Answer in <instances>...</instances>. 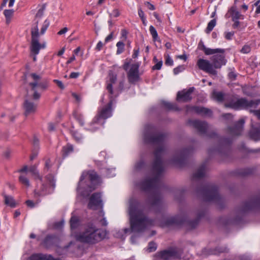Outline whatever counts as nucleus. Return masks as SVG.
Instances as JSON below:
<instances>
[{
    "label": "nucleus",
    "mask_w": 260,
    "mask_h": 260,
    "mask_svg": "<svg viewBox=\"0 0 260 260\" xmlns=\"http://www.w3.org/2000/svg\"><path fill=\"white\" fill-rule=\"evenodd\" d=\"M128 214L130 228H125L119 231L116 233V237L124 239L126 234L132 232H142L151 223L140 210L139 204L135 199H131L129 201Z\"/></svg>",
    "instance_id": "nucleus-1"
},
{
    "label": "nucleus",
    "mask_w": 260,
    "mask_h": 260,
    "mask_svg": "<svg viewBox=\"0 0 260 260\" xmlns=\"http://www.w3.org/2000/svg\"><path fill=\"white\" fill-rule=\"evenodd\" d=\"M164 153V149L161 146L157 148L154 152L155 159L153 164L152 170L153 177L152 179L146 178L142 183L138 185L142 190H147L155 186L157 183L158 177L164 171V167L161 157Z\"/></svg>",
    "instance_id": "nucleus-2"
},
{
    "label": "nucleus",
    "mask_w": 260,
    "mask_h": 260,
    "mask_svg": "<svg viewBox=\"0 0 260 260\" xmlns=\"http://www.w3.org/2000/svg\"><path fill=\"white\" fill-rule=\"evenodd\" d=\"M99 182L96 173L93 171L84 172L81 176L77 188L78 191L83 196L88 195L89 192L95 189Z\"/></svg>",
    "instance_id": "nucleus-3"
},
{
    "label": "nucleus",
    "mask_w": 260,
    "mask_h": 260,
    "mask_svg": "<svg viewBox=\"0 0 260 260\" xmlns=\"http://www.w3.org/2000/svg\"><path fill=\"white\" fill-rule=\"evenodd\" d=\"M105 236V233L94 226H90L76 236L77 239L82 242L95 243L101 240Z\"/></svg>",
    "instance_id": "nucleus-4"
},
{
    "label": "nucleus",
    "mask_w": 260,
    "mask_h": 260,
    "mask_svg": "<svg viewBox=\"0 0 260 260\" xmlns=\"http://www.w3.org/2000/svg\"><path fill=\"white\" fill-rule=\"evenodd\" d=\"M29 77L32 80L28 84L29 92L34 100H38L42 92L47 88V84L41 81V76L36 73H31Z\"/></svg>",
    "instance_id": "nucleus-5"
},
{
    "label": "nucleus",
    "mask_w": 260,
    "mask_h": 260,
    "mask_svg": "<svg viewBox=\"0 0 260 260\" xmlns=\"http://www.w3.org/2000/svg\"><path fill=\"white\" fill-rule=\"evenodd\" d=\"M258 105L256 100H248L245 98L233 97L225 104L227 107L236 110H247L255 108Z\"/></svg>",
    "instance_id": "nucleus-6"
},
{
    "label": "nucleus",
    "mask_w": 260,
    "mask_h": 260,
    "mask_svg": "<svg viewBox=\"0 0 260 260\" xmlns=\"http://www.w3.org/2000/svg\"><path fill=\"white\" fill-rule=\"evenodd\" d=\"M203 50L206 55L215 54L216 53H221V54L214 55L211 58L212 61V65L214 69H219L222 66L225 65L226 63V60L224 58V56L223 53L224 52V49L217 48L211 49L206 47L205 46H203Z\"/></svg>",
    "instance_id": "nucleus-7"
},
{
    "label": "nucleus",
    "mask_w": 260,
    "mask_h": 260,
    "mask_svg": "<svg viewBox=\"0 0 260 260\" xmlns=\"http://www.w3.org/2000/svg\"><path fill=\"white\" fill-rule=\"evenodd\" d=\"M38 22L39 21H37V23L32 26L31 29V40L30 50L31 52L35 55L39 54L40 49L45 47V44H41L39 42V37L41 34L39 32Z\"/></svg>",
    "instance_id": "nucleus-8"
},
{
    "label": "nucleus",
    "mask_w": 260,
    "mask_h": 260,
    "mask_svg": "<svg viewBox=\"0 0 260 260\" xmlns=\"http://www.w3.org/2000/svg\"><path fill=\"white\" fill-rule=\"evenodd\" d=\"M144 140L147 143L161 144L163 140V136L156 134L155 128L152 126L148 125L145 129Z\"/></svg>",
    "instance_id": "nucleus-9"
},
{
    "label": "nucleus",
    "mask_w": 260,
    "mask_h": 260,
    "mask_svg": "<svg viewBox=\"0 0 260 260\" xmlns=\"http://www.w3.org/2000/svg\"><path fill=\"white\" fill-rule=\"evenodd\" d=\"M44 10L45 7L43 6L38 10V12L36 14V18L35 19V22L32 25L34 26L37 23V21H39L38 24H40L41 25L40 34L41 35L44 34L47 28L49 27L50 25V22L47 19L45 20L42 23L41 20V18L43 15Z\"/></svg>",
    "instance_id": "nucleus-10"
},
{
    "label": "nucleus",
    "mask_w": 260,
    "mask_h": 260,
    "mask_svg": "<svg viewBox=\"0 0 260 260\" xmlns=\"http://www.w3.org/2000/svg\"><path fill=\"white\" fill-rule=\"evenodd\" d=\"M199 68L209 74L216 75L217 71L213 67L212 64L208 60L199 59L197 62Z\"/></svg>",
    "instance_id": "nucleus-11"
},
{
    "label": "nucleus",
    "mask_w": 260,
    "mask_h": 260,
    "mask_svg": "<svg viewBox=\"0 0 260 260\" xmlns=\"http://www.w3.org/2000/svg\"><path fill=\"white\" fill-rule=\"evenodd\" d=\"M139 65L137 63L131 65L127 72V78L130 83L135 84L139 80Z\"/></svg>",
    "instance_id": "nucleus-12"
},
{
    "label": "nucleus",
    "mask_w": 260,
    "mask_h": 260,
    "mask_svg": "<svg viewBox=\"0 0 260 260\" xmlns=\"http://www.w3.org/2000/svg\"><path fill=\"white\" fill-rule=\"evenodd\" d=\"M103 206L101 200V196L99 193H94L91 195L89 199V202L88 204L89 209L96 210L101 208Z\"/></svg>",
    "instance_id": "nucleus-13"
},
{
    "label": "nucleus",
    "mask_w": 260,
    "mask_h": 260,
    "mask_svg": "<svg viewBox=\"0 0 260 260\" xmlns=\"http://www.w3.org/2000/svg\"><path fill=\"white\" fill-rule=\"evenodd\" d=\"M194 88L191 87L188 89H184L178 91L177 94V101L183 102L190 101L192 99L191 94Z\"/></svg>",
    "instance_id": "nucleus-14"
},
{
    "label": "nucleus",
    "mask_w": 260,
    "mask_h": 260,
    "mask_svg": "<svg viewBox=\"0 0 260 260\" xmlns=\"http://www.w3.org/2000/svg\"><path fill=\"white\" fill-rule=\"evenodd\" d=\"M186 112L194 114H210L211 113V110L209 109L202 106L190 105L186 107Z\"/></svg>",
    "instance_id": "nucleus-15"
},
{
    "label": "nucleus",
    "mask_w": 260,
    "mask_h": 260,
    "mask_svg": "<svg viewBox=\"0 0 260 260\" xmlns=\"http://www.w3.org/2000/svg\"><path fill=\"white\" fill-rule=\"evenodd\" d=\"M176 253L174 249H170L160 252L157 254V259L168 260L176 257Z\"/></svg>",
    "instance_id": "nucleus-16"
},
{
    "label": "nucleus",
    "mask_w": 260,
    "mask_h": 260,
    "mask_svg": "<svg viewBox=\"0 0 260 260\" xmlns=\"http://www.w3.org/2000/svg\"><path fill=\"white\" fill-rule=\"evenodd\" d=\"M188 124L194 127L202 133L205 132L208 127L207 124L206 123L197 120H189Z\"/></svg>",
    "instance_id": "nucleus-17"
},
{
    "label": "nucleus",
    "mask_w": 260,
    "mask_h": 260,
    "mask_svg": "<svg viewBox=\"0 0 260 260\" xmlns=\"http://www.w3.org/2000/svg\"><path fill=\"white\" fill-rule=\"evenodd\" d=\"M217 189L215 187L209 188L205 192V200L207 201L216 200L218 198Z\"/></svg>",
    "instance_id": "nucleus-18"
},
{
    "label": "nucleus",
    "mask_w": 260,
    "mask_h": 260,
    "mask_svg": "<svg viewBox=\"0 0 260 260\" xmlns=\"http://www.w3.org/2000/svg\"><path fill=\"white\" fill-rule=\"evenodd\" d=\"M116 80L117 75L114 74L112 71H110L109 72V81L107 83V89L111 94H113L112 84L115 83Z\"/></svg>",
    "instance_id": "nucleus-19"
},
{
    "label": "nucleus",
    "mask_w": 260,
    "mask_h": 260,
    "mask_svg": "<svg viewBox=\"0 0 260 260\" xmlns=\"http://www.w3.org/2000/svg\"><path fill=\"white\" fill-rule=\"evenodd\" d=\"M23 108L26 112L35 113L37 112V106L33 102L26 100L23 104Z\"/></svg>",
    "instance_id": "nucleus-20"
},
{
    "label": "nucleus",
    "mask_w": 260,
    "mask_h": 260,
    "mask_svg": "<svg viewBox=\"0 0 260 260\" xmlns=\"http://www.w3.org/2000/svg\"><path fill=\"white\" fill-rule=\"evenodd\" d=\"M244 123V120L240 119L231 130V133L235 135H240L242 131Z\"/></svg>",
    "instance_id": "nucleus-21"
},
{
    "label": "nucleus",
    "mask_w": 260,
    "mask_h": 260,
    "mask_svg": "<svg viewBox=\"0 0 260 260\" xmlns=\"http://www.w3.org/2000/svg\"><path fill=\"white\" fill-rule=\"evenodd\" d=\"M29 260H55L51 255L36 254L31 255Z\"/></svg>",
    "instance_id": "nucleus-22"
},
{
    "label": "nucleus",
    "mask_w": 260,
    "mask_h": 260,
    "mask_svg": "<svg viewBox=\"0 0 260 260\" xmlns=\"http://www.w3.org/2000/svg\"><path fill=\"white\" fill-rule=\"evenodd\" d=\"M206 166L205 165L201 166L193 174V178L200 179L204 177L206 173Z\"/></svg>",
    "instance_id": "nucleus-23"
},
{
    "label": "nucleus",
    "mask_w": 260,
    "mask_h": 260,
    "mask_svg": "<svg viewBox=\"0 0 260 260\" xmlns=\"http://www.w3.org/2000/svg\"><path fill=\"white\" fill-rule=\"evenodd\" d=\"M187 152L188 150H183L181 152L179 153V154H177L174 158L171 160V163L174 165L177 164L179 161H180L182 158L186 156Z\"/></svg>",
    "instance_id": "nucleus-24"
},
{
    "label": "nucleus",
    "mask_w": 260,
    "mask_h": 260,
    "mask_svg": "<svg viewBox=\"0 0 260 260\" xmlns=\"http://www.w3.org/2000/svg\"><path fill=\"white\" fill-rule=\"evenodd\" d=\"M163 105L164 107L168 110L173 111H179V108L175 103L169 102H164Z\"/></svg>",
    "instance_id": "nucleus-25"
},
{
    "label": "nucleus",
    "mask_w": 260,
    "mask_h": 260,
    "mask_svg": "<svg viewBox=\"0 0 260 260\" xmlns=\"http://www.w3.org/2000/svg\"><path fill=\"white\" fill-rule=\"evenodd\" d=\"M260 203L258 200H254L246 203L245 205L244 210L247 211L253 208Z\"/></svg>",
    "instance_id": "nucleus-26"
},
{
    "label": "nucleus",
    "mask_w": 260,
    "mask_h": 260,
    "mask_svg": "<svg viewBox=\"0 0 260 260\" xmlns=\"http://www.w3.org/2000/svg\"><path fill=\"white\" fill-rule=\"evenodd\" d=\"M4 199L5 204L12 208L15 207L16 203L12 197L5 195Z\"/></svg>",
    "instance_id": "nucleus-27"
},
{
    "label": "nucleus",
    "mask_w": 260,
    "mask_h": 260,
    "mask_svg": "<svg viewBox=\"0 0 260 260\" xmlns=\"http://www.w3.org/2000/svg\"><path fill=\"white\" fill-rule=\"evenodd\" d=\"M213 98L217 102H222L224 100V94L223 93L219 91H214L212 93Z\"/></svg>",
    "instance_id": "nucleus-28"
},
{
    "label": "nucleus",
    "mask_w": 260,
    "mask_h": 260,
    "mask_svg": "<svg viewBox=\"0 0 260 260\" xmlns=\"http://www.w3.org/2000/svg\"><path fill=\"white\" fill-rule=\"evenodd\" d=\"M14 13L13 10H5L4 12V14L6 18V23L9 24L10 22L11 18Z\"/></svg>",
    "instance_id": "nucleus-29"
},
{
    "label": "nucleus",
    "mask_w": 260,
    "mask_h": 260,
    "mask_svg": "<svg viewBox=\"0 0 260 260\" xmlns=\"http://www.w3.org/2000/svg\"><path fill=\"white\" fill-rule=\"evenodd\" d=\"M216 24V19H214L211 20L208 24L207 27L205 30L207 34H209L215 27Z\"/></svg>",
    "instance_id": "nucleus-30"
},
{
    "label": "nucleus",
    "mask_w": 260,
    "mask_h": 260,
    "mask_svg": "<svg viewBox=\"0 0 260 260\" xmlns=\"http://www.w3.org/2000/svg\"><path fill=\"white\" fill-rule=\"evenodd\" d=\"M250 137L255 141L260 140V130L253 129L250 133Z\"/></svg>",
    "instance_id": "nucleus-31"
},
{
    "label": "nucleus",
    "mask_w": 260,
    "mask_h": 260,
    "mask_svg": "<svg viewBox=\"0 0 260 260\" xmlns=\"http://www.w3.org/2000/svg\"><path fill=\"white\" fill-rule=\"evenodd\" d=\"M112 101L103 108L101 114H109L112 111Z\"/></svg>",
    "instance_id": "nucleus-32"
},
{
    "label": "nucleus",
    "mask_w": 260,
    "mask_h": 260,
    "mask_svg": "<svg viewBox=\"0 0 260 260\" xmlns=\"http://www.w3.org/2000/svg\"><path fill=\"white\" fill-rule=\"evenodd\" d=\"M165 225H169L173 223H178V221L177 218L175 217H168L165 219Z\"/></svg>",
    "instance_id": "nucleus-33"
},
{
    "label": "nucleus",
    "mask_w": 260,
    "mask_h": 260,
    "mask_svg": "<svg viewBox=\"0 0 260 260\" xmlns=\"http://www.w3.org/2000/svg\"><path fill=\"white\" fill-rule=\"evenodd\" d=\"M71 228L72 229H75L79 224V219L76 216H72L70 220Z\"/></svg>",
    "instance_id": "nucleus-34"
},
{
    "label": "nucleus",
    "mask_w": 260,
    "mask_h": 260,
    "mask_svg": "<svg viewBox=\"0 0 260 260\" xmlns=\"http://www.w3.org/2000/svg\"><path fill=\"white\" fill-rule=\"evenodd\" d=\"M149 31H150V32L152 38H153V40L154 41L157 40V39H158V34H157L156 30L154 27V26H153L152 25H151L149 27Z\"/></svg>",
    "instance_id": "nucleus-35"
},
{
    "label": "nucleus",
    "mask_w": 260,
    "mask_h": 260,
    "mask_svg": "<svg viewBox=\"0 0 260 260\" xmlns=\"http://www.w3.org/2000/svg\"><path fill=\"white\" fill-rule=\"evenodd\" d=\"M19 181L26 187H29L30 186V183L29 180L27 177L23 175L20 176L19 178Z\"/></svg>",
    "instance_id": "nucleus-36"
},
{
    "label": "nucleus",
    "mask_w": 260,
    "mask_h": 260,
    "mask_svg": "<svg viewBox=\"0 0 260 260\" xmlns=\"http://www.w3.org/2000/svg\"><path fill=\"white\" fill-rule=\"evenodd\" d=\"M63 155L65 156L68 155L70 153L73 151V148L72 145H68L63 148Z\"/></svg>",
    "instance_id": "nucleus-37"
},
{
    "label": "nucleus",
    "mask_w": 260,
    "mask_h": 260,
    "mask_svg": "<svg viewBox=\"0 0 260 260\" xmlns=\"http://www.w3.org/2000/svg\"><path fill=\"white\" fill-rule=\"evenodd\" d=\"M124 45L122 42L119 41L117 42L116 44V46L117 47L116 53L117 54H120L123 52L124 50Z\"/></svg>",
    "instance_id": "nucleus-38"
},
{
    "label": "nucleus",
    "mask_w": 260,
    "mask_h": 260,
    "mask_svg": "<svg viewBox=\"0 0 260 260\" xmlns=\"http://www.w3.org/2000/svg\"><path fill=\"white\" fill-rule=\"evenodd\" d=\"M28 171L32 173V174L38 178H40L39 173L37 170V167L35 166H31L29 168Z\"/></svg>",
    "instance_id": "nucleus-39"
},
{
    "label": "nucleus",
    "mask_w": 260,
    "mask_h": 260,
    "mask_svg": "<svg viewBox=\"0 0 260 260\" xmlns=\"http://www.w3.org/2000/svg\"><path fill=\"white\" fill-rule=\"evenodd\" d=\"M100 218L98 219L99 221L100 222L101 225H107V222L106 220V219L103 217L104 213L102 211H101L100 212Z\"/></svg>",
    "instance_id": "nucleus-40"
},
{
    "label": "nucleus",
    "mask_w": 260,
    "mask_h": 260,
    "mask_svg": "<svg viewBox=\"0 0 260 260\" xmlns=\"http://www.w3.org/2000/svg\"><path fill=\"white\" fill-rule=\"evenodd\" d=\"M251 51V47L248 45H245L241 50V52L242 53L246 54L248 53Z\"/></svg>",
    "instance_id": "nucleus-41"
},
{
    "label": "nucleus",
    "mask_w": 260,
    "mask_h": 260,
    "mask_svg": "<svg viewBox=\"0 0 260 260\" xmlns=\"http://www.w3.org/2000/svg\"><path fill=\"white\" fill-rule=\"evenodd\" d=\"M156 249V245L155 243L150 242L148 247V250L149 252H152L155 250Z\"/></svg>",
    "instance_id": "nucleus-42"
},
{
    "label": "nucleus",
    "mask_w": 260,
    "mask_h": 260,
    "mask_svg": "<svg viewBox=\"0 0 260 260\" xmlns=\"http://www.w3.org/2000/svg\"><path fill=\"white\" fill-rule=\"evenodd\" d=\"M184 67L183 66H179L177 68L174 69V73L175 75L178 74L180 72L183 71L184 70Z\"/></svg>",
    "instance_id": "nucleus-43"
},
{
    "label": "nucleus",
    "mask_w": 260,
    "mask_h": 260,
    "mask_svg": "<svg viewBox=\"0 0 260 260\" xmlns=\"http://www.w3.org/2000/svg\"><path fill=\"white\" fill-rule=\"evenodd\" d=\"M115 175V171L114 169L107 170V176L109 177H112Z\"/></svg>",
    "instance_id": "nucleus-44"
},
{
    "label": "nucleus",
    "mask_w": 260,
    "mask_h": 260,
    "mask_svg": "<svg viewBox=\"0 0 260 260\" xmlns=\"http://www.w3.org/2000/svg\"><path fill=\"white\" fill-rule=\"evenodd\" d=\"M234 35V31H231V32H224V37L226 39L228 40H230L232 39V38Z\"/></svg>",
    "instance_id": "nucleus-45"
},
{
    "label": "nucleus",
    "mask_w": 260,
    "mask_h": 260,
    "mask_svg": "<svg viewBox=\"0 0 260 260\" xmlns=\"http://www.w3.org/2000/svg\"><path fill=\"white\" fill-rule=\"evenodd\" d=\"M165 64L168 66H172L173 64V60L169 55H168L166 57Z\"/></svg>",
    "instance_id": "nucleus-46"
},
{
    "label": "nucleus",
    "mask_w": 260,
    "mask_h": 260,
    "mask_svg": "<svg viewBox=\"0 0 260 260\" xmlns=\"http://www.w3.org/2000/svg\"><path fill=\"white\" fill-rule=\"evenodd\" d=\"M73 136L75 140L78 142H79L82 138L81 135L77 132L74 133Z\"/></svg>",
    "instance_id": "nucleus-47"
},
{
    "label": "nucleus",
    "mask_w": 260,
    "mask_h": 260,
    "mask_svg": "<svg viewBox=\"0 0 260 260\" xmlns=\"http://www.w3.org/2000/svg\"><path fill=\"white\" fill-rule=\"evenodd\" d=\"M162 64V61H159L155 65H154L152 69L153 70H160L161 68Z\"/></svg>",
    "instance_id": "nucleus-48"
},
{
    "label": "nucleus",
    "mask_w": 260,
    "mask_h": 260,
    "mask_svg": "<svg viewBox=\"0 0 260 260\" xmlns=\"http://www.w3.org/2000/svg\"><path fill=\"white\" fill-rule=\"evenodd\" d=\"M241 15L238 12H236L234 14L233 20V21L238 20L241 18Z\"/></svg>",
    "instance_id": "nucleus-49"
},
{
    "label": "nucleus",
    "mask_w": 260,
    "mask_h": 260,
    "mask_svg": "<svg viewBox=\"0 0 260 260\" xmlns=\"http://www.w3.org/2000/svg\"><path fill=\"white\" fill-rule=\"evenodd\" d=\"M144 5L147 7V8L151 10H154L155 9V7L152 4H150L148 2H145Z\"/></svg>",
    "instance_id": "nucleus-50"
},
{
    "label": "nucleus",
    "mask_w": 260,
    "mask_h": 260,
    "mask_svg": "<svg viewBox=\"0 0 260 260\" xmlns=\"http://www.w3.org/2000/svg\"><path fill=\"white\" fill-rule=\"evenodd\" d=\"M54 82L56 83L57 86L61 89H63L64 88V86L61 81L58 80H54Z\"/></svg>",
    "instance_id": "nucleus-51"
},
{
    "label": "nucleus",
    "mask_w": 260,
    "mask_h": 260,
    "mask_svg": "<svg viewBox=\"0 0 260 260\" xmlns=\"http://www.w3.org/2000/svg\"><path fill=\"white\" fill-rule=\"evenodd\" d=\"M68 31V28L66 27L63 28L60 31L57 32L58 35H62L66 34Z\"/></svg>",
    "instance_id": "nucleus-52"
},
{
    "label": "nucleus",
    "mask_w": 260,
    "mask_h": 260,
    "mask_svg": "<svg viewBox=\"0 0 260 260\" xmlns=\"http://www.w3.org/2000/svg\"><path fill=\"white\" fill-rule=\"evenodd\" d=\"M138 15L139 16V17H140L141 19L142 18H143L145 17V14H144V12L142 11V10L141 9V8H139L138 9Z\"/></svg>",
    "instance_id": "nucleus-53"
},
{
    "label": "nucleus",
    "mask_w": 260,
    "mask_h": 260,
    "mask_svg": "<svg viewBox=\"0 0 260 260\" xmlns=\"http://www.w3.org/2000/svg\"><path fill=\"white\" fill-rule=\"evenodd\" d=\"M103 45H104V44L101 41L99 42L96 45V49L98 51L101 50V49L102 48Z\"/></svg>",
    "instance_id": "nucleus-54"
},
{
    "label": "nucleus",
    "mask_w": 260,
    "mask_h": 260,
    "mask_svg": "<svg viewBox=\"0 0 260 260\" xmlns=\"http://www.w3.org/2000/svg\"><path fill=\"white\" fill-rule=\"evenodd\" d=\"M79 75V73L78 72H72L70 75L71 78H77Z\"/></svg>",
    "instance_id": "nucleus-55"
},
{
    "label": "nucleus",
    "mask_w": 260,
    "mask_h": 260,
    "mask_svg": "<svg viewBox=\"0 0 260 260\" xmlns=\"http://www.w3.org/2000/svg\"><path fill=\"white\" fill-rule=\"evenodd\" d=\"M113 33L111 32L110 35H109L105 39V43H107L110 41L113 38Z\"/></svg>",
    "instance_id": "nucleus-56"
},
{
    "label": "nucleus",
    "mask_w": 260,
    "mask_h": 260,
    "mask_svg": "<svg viewBox=\"0 0 260 260\" xmlns=\"http://www.w3.org/2000/svg\"><path fill=\"white\" fill-rule=\"evenodd\" d=\"M111 15H113L115 17H118L119 15L118 10L117 9H114Z\"/></svg>",
    "instance_id": "nucleus-57"
},
{
    "label": "nucleus",
    "mask_w": 260,
    "mask_h": 260,
    "mask_svg": "<svg viewBox=\"0 0 260 260\" xmlns=\"http://www.w3.org/2000/svg\"><path fill=\"white\" fill-rule=\"evenodd\" d=\"M26 204L27 206L30 207L31 208L34 207V203L30 200H28V201H26Z\"/></svg>",
    "instance_id": "nucleus-58"
},
{
    "label": "nucleus",
    "mask_w": 260,
    "mask_h": 260,
    "mask_svg": "<svg viewBox=\"0 0 260 260\" xmlns=\"http://www.w3.org/2000/svg\"><path fill=\"white\" fill-rule=\"evenodd\" d=\"M73 96L76 100V101L78 102H79L81 101V98L79 95L75 93H72Z\"/></svg>",
    "instance_id": "nucleus-59"
},
{
    "label": "nucleus",
    "mask_w": 260,
    "mask_h": 260,
    "mask_svg": "<svg viewBox=\"0 0 260 260\" xmlns=\"http://www.w3.org/2000/svg\"><path fill=\"white\" fill-rule=\"evenodd\" d=\"M143 164L144 163L142 161L139 162L136 164L135 167L137 169H139L142 167Z\"/></svg>",
    "instance_id": "nucleus-60"
},
{
    "label": "nucleus",
    "mask_w": 260,
    "mask_h": 260,
    "mask_svg": "<svg viewBox=\"0 0 260 260\" xmlns=\"http://www.w3.org/2000/svg\"><path fill=\"white\" fill-rule=\"evenodd\" d=\"M28 169L29 168H28V167L25 166H24L21 169H20L19 172H27V171H28Z\"/></svg>",
    "instance_id": "nucleus-61"
},
{
    "label": "nucleus",
    "mask_w": 260,
    "mask_h": 260,
    "mask_svg": "<svg viewBox=\"0 0 260 260\" xmlns=\"http://www.w3.org/2000/svg\"><path fill=\"white\" fill-rule=\"evenodd\" d=\"M239 24L240 22L238 20H235L234 23L233 25V27L234 28H237L239 26Z\"/></svg>",
    "instance_id": "nucleus-62"
},
{
    "label": "nucleus",
    "mask_w": 260,
    "mask_h": 260,
    "mask_svg": "<svg viewBox=\"0 0 260 260\" xmlns=\"http://www.w3.org/2000/svg\"><path fill=\"white\" fill-rule=\"evenodd\" d=\"M177 58L181 59H183L184 60H186L187 59V57L185 54L178 55V56H177Z\"/></svg>",
    "instance_id": "nucleus-63"
},
{
    "label": "nucleus",
    "mask_w": 260,
    "mask_h": 260,
    "mask_svg": "<svg viewBox=\"0 0 260 260\" xmlns=\"http://www.w3.org/2000/svg\"><path fill=\"white\" fill-rule=\"evenodd\" d=\"M229 76L230 78L235 79L236 78V74L234 72H230L229 74Z\"/></svg>",
    "instance_id": "nucleus-64"
}]
</instances>
